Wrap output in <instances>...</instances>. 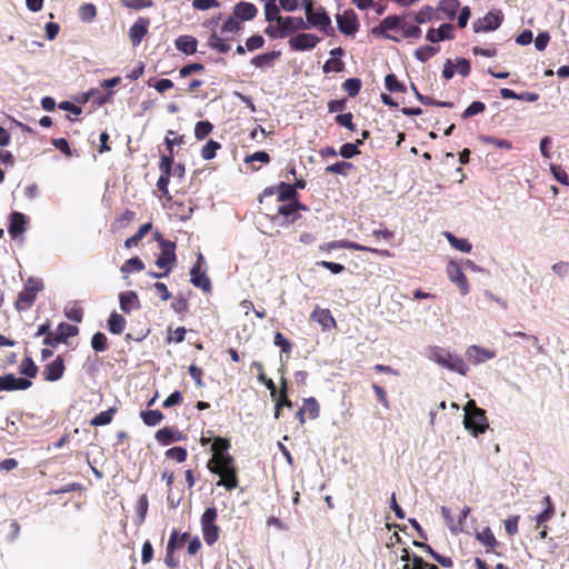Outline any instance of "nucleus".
Returning a JSON list of instances; mask_svg holds the SVG:
<instances>
[{"mask_svg": "<svg viewBox=\"0 0 569 569\" xmlns=\"http://www.w3.org/2000/svg\"><path fill=\"white\" fill-rule=\"evenodd\" d=\"M207 468L211 473L219 476L217 486H222L228 491L238 488L239 478L234 458H227L223 462L221 460L214 463L207 462Z\"/></svg>", "mask_w": 569, "mask_h": 569, "instance_id": "nucleus-1", "label": "nucleus"}, {"mask_svg": "<svg viewBox=\"0 0 569 569\" xmlns=\"http://www.w3.org/2000/svg\"><path fill=\"white\" fill-rule=\"evenodd\" d=\"M428 358L439 366L461 376H466L469 371L468 365L460 356L451 353L445 348L438 346L429 347Z\"/></svg>", "mask_w": 569, "mask_h": 569, "instance_id": "nucleus-2", "label": "nucleus"}, {"mask_svg": "<svg viewBox=\"0 0 569 569\" xmlns=\"http://www.w3.org/2000/svg\"><path fill=\"white\" fill-rule=\"evenodd\" d=\"M463 425L475 437L483 433L489 427L486 411L477 407L475 400H469L465 406Z\"/></svg>", "mask_w": 569, "mask_h": 569, "instance_id": "nucleus-3", "label": "nucleus"}, {"mask_svg": "<svg viewBox=\"0 0 569 569\" xmlns=\"http://www.w3.org/2000/svg\"><path fill=\"white\" fill-rule=\"evenodd\" d=\"M44 288L43 282L40 279L30 277L23 286V289L19 292L18 298L14 302L18 311H24L30 309L37 298V295Z\"/></svg>", "mask_w": 569, "mask_h": 569, "instance_id": "nucleus-4", "label": "nucleus"}, {"mask_svg": "<svg viewBox=\"0 0 569 569\" xmlns=\"http://www.w3.org/2000/svg\"><path fill=\"white\" fill-rule=\"evenodd\" d=\"M218 519V511L216 507H208L200 518L203 540L208 546L214 545L219 539L220 528L216 521Z\"/></svg>", "mask_w": 569, "mask_h": 569, "instance_id": "nucleus-5", "label": "nucleus"}, {"mask_svg": "<svg viewBox=\"0 0 569 569\" xmlns=\"http://www.w3.org/2000/svg\"><path fill=\"white\" fill-rule=\"evenodd\" d=\"M306 18L308 28L313 27L329 37L335 34L331 19L322 6L313 8L311 11L306 13Z\"/></svg>", "mask_w": 569, "mask_h": 569, "instance_id": "nucleus-6", "label": "nucleus"}, {"mask_svg": "<svg viewBox=\"0 0 569 569\" xmlns=\"http://www.w3.org/2000/svg\"><path fill=\"white\" fill-rule=\"evenodd\" d=\"M308 208L299 200L279 202L274 213L269 214L272 221H276L280 216L284 218V223H295L299 218V211H306Z\"/></svg>", "mask_w": 569, "mask_h": 569, "instance_id": "nucleus-7", "label": "nucleus"}, {"mask_svg": "<svg viewBox=\"0 0 569 569\" xmlns=\"http://www.w3.org/2000/svg\"><path fill=\"white\" fill-rule=\"evenodd\" d=\"M320 249L322 251H330L333 249H351V250H356V251H368V252H372V253H376V254H378L380 257H385V258H390L393 256L389 250H381V249H377V248L367 247V246L360 244L358 242H353V241L346 240V239L328 242V243L321 246Z\"/></svg>", "mask_w": 569, "mask_h": 569, "instance_id": "nucleus-8", "label": "nucleus"}, {"mask_svg": "<svg viewBox=\"0 0 569 569\" xmlns=\"http://www.w3.org/2000/svg\"><path fill=\"white\" fill-rule=\"evenodd\" d=\"M274 194H277L278 202L298 200V192L296 191V187L290 183L280 182L276 187H268L263 190L259 198L260 203H262L267 197H272Z\"/></svg>", "mask_w": 569, "mask_h": 569, "instance_id": "nucleus-9", "label": "nucleus"}, {"mask_svg": "<svg viewBox=\"0 0 569 569\" xmlns=\"http://www.w3.org/2000/svg\"><path fill=\"white\" fill-rule=\"evenodd\" d=\"M176 248V242L166 239L160 240L161 251L156 260V264L159 269L171 272L177 262Z\"/></svg>", "mask_w": 569, "mask_h": 569, "instance_id": "nucleus-10", "label": "nucleus"}, {"mask_svg": "<svg viewBox=\"0 0 569 569\" xmlns=\"http://www.w3.org/2000/svg\"><path fill=\"white\" fill-rule=\"evenodd\" d=\"M502 21L503 13L500 10H491L473 22V31L476 33L493 31L501 26Z\"/></svg>", "mask_w": 569, "mask_h": 569, "instance_id": "nucleus-11", "label": "nucleus"}, {"mask_svg": "<svg viewBox=\"0 0 569 569\" xmlns=\"http://www.w3.org/2000/svg\"><path fill=\"white\" fill-rule=\"evenodd\" d=\"M402 17L399 16H388L383 20H381L380 24L372 29V33L376 36H381L386 39L393 40L399 42L400 39L393 34L388 33L389 30H401Z\"/></svg>", "mask_w": 569, "mask_h": 569, "instance_id": "nucleus-12", "label": "nucleus"}, {"mask_svg": "<svg viewBox=\"0 0 569 569\" xmlns=\"http://www.w3.org/2000/svg\"><path fill=\"white\" fill-rule=\"evenodd\" d=\"M449 280L457 284L462 296L469 292V282L461 267L456 261H449L446 267Z\"/></svg>", "mask_w": 569, "mask_h": 569, "instance_id": "nucleus-13", "label": "nucleus"}, {"mask_svg": "<svg viewBox=\"0 0 569 569\" xmlns=\"http://www.w3.org/2000/svg\"><path fill=\"white\" fill-rule=\"evenodd\" d=\"M32 386V381L27 378L16 377L13 373L0 376V392L27 390Z\"/></svg>", "mask_w": 569, "mask_h": 569, "instance_id": "nucleus-14", "label": "nucleus"}, {"mask_svg": "<svg viewBox=\"0 0 569 569\" xmlns=\"http://www.w3.org/2000/svg\"><path fill=\"white\" fill-rule=\"evenodd\" d=\"M202 261H203V257H202V254H199L197 262L193 264V267L190 270V276H191L190 281L194 287L202 289L204 292H210L211 291V282H210V279L208 278V276L206 274V272L201 270Z\"/></svg>", "mask_w": 569, "mask_h": 569, "instance_id": "nucleus-15", "label": "nucleus"}, {"mask_svg": "<svg viewBox=\"0 0 569 569\" xmlns=\"http://www.w3.org/2000/svg\"><path fill=\"white\" fill-rule=\"evenodd\" d=\"M336 18L341 33L352 36L358 31L359 22L353 10H346L342 14H337Z\"/></svg>", "mask_w": 569, "mask_h": 569, "instance_id": "nucleus-16", "label": "nucleus"}, {"mask_svg": "<svg viewBox=\"0 0 569 569\" xmlns=\"http://www.w3.org/2000/svg\"><path fill=\"white\" fill-rule=\"evenodd\" d=\"M230 447H231V443H230L229 439L222 438L219 436L213 438V441L211 445L212 456L208 460V462L214 463L216 461H219V460H221L223 462L227 458H233V456H231L229 453Z\"/></svg>", "mask_w": 569, "mask_h": 569, "instance_id": "nucleus-17", "label": "nucleus"}, {"mask_svg": "<svg viewBox=\"0 0 569 569\" xmlns=\"http://www.w3.org/2000/svg\"><path fill=\"white\" fill-rule=\"evenodd\" d=\"M320 42V38L312 33H299L289 40L291 50L306 51L313 49Z\"/></svg>", "mask_w": 569, "mask_h": 569, "instance_id": "nucleus-18", "label": "nucleus"}, {"mask_svg": "<svg viewBox=\"0 0 569 569\" xmlns=\"http://www.w3.org/2000/svg\"><path fill=\"white\" fill-rule=\"evenodd\" d=\"M66 370L64 360L58 356L53 361L47 363L43 368L42 375L46 381H58L62 378Z\"/></svg>", "mask_w": 569, "mask_h": 569, "instance_id": "nucleus-19", "label": "nucleus"}, {"mask_svg": "<svg viewBox=\"0 0 569 569\" xmlns=\"http://www.w3.org/2000/svg\"><path fill=\"white\" fill-rule=\"evenodd\" d=\"M149 20L139 18L129 29V38L133 47L141 43L142 39L148 33Z\"/></svg>", "mask_w": 569, "mask_h": 569, "instance_id": "nucleus-20", "label": "nucleus"}, {"mask_svg": "<svg viewBox=\"0 0 569 569\" xmlns=\"http://www.w3.org/2000/svg\"><path fill=\"white\" fill-rule=\"evenodd\" d=\"M278 24L281 27L284 37L296 31L308 29V24L301 17H282L279 18Z\"/></svg>", "mask_w": 569, "mask_h": 569, "instance_id": "nucleus-21", "label": "nucleus"}, {"mask_svg": "<svg viewBox=\"0 0 569 569\" xmlns=\"http://www.w3.org/2000/svg\"><path fill=\"white\" fill-rule=\"evenodd\" d=\"M311 320L318 322L323 331L330 330L331 328L336 327V320L333 316L331 315L329 309H322L319 306H317L311 316Z\"/></svg>", "mask_w": 569, "mask_h": 569, "instance_id": "nucleus-22", "label": "nucleus"}, {"mask_svg": "<svg viewBox=\"0 0 569 569\" xmlns=\"http://www.w3.org/2000/svg\"><path fill=\"white\" fill-rule=\"evenodd\" d=\"M257 7L247 1L238 2L233 8V16L240 21H250L257 17Z\"/></svg>", "mask_w": 569, "mask_h": 569, "instance_id": "nucleus-23", "label": "nucleus"}, {"mask_svg": "<svg viewBox=\"0 0 569 569\" xmlns=\"http://www.w3.org/2000/svg\"><path fill=\"white\" fill-rule=\"evenodd\" d=\"M455 27L451 23H442L439 29H430L426 38L430 42H438L442 40H451L455 38Z\"/></svg>", "mask_w": 569, "mask_h": 569, "instance_id": "nucleus-24", "label": "nucleus"}, {"mask_svg": "<svg viewBox=\"0 0 569 569\" xmlns=\"http://www.w3.org/2000/svg\"><path fill=\"white\" fill-rule=\"evenodd\" d=\"M468 360L473 363H481L486 360L492 359L496 357V352L492 350L485 349L477 345H472L467 349L466 352Z\"/></svg>", "mask_w": 569, "mask_h": 569, "instance_id": "nucleus-25", "label": "nucleus"}, {"mask_svg": "<svg viewBox=\"0 0 569 569\" xmlns=\"http://www.w3.org/2000/svg\"><path fill=\"white\" fill-rule=\"evenodd\" d=\"M26 226L27 219L23 213L17 211L11 213L8 231L12 238H16L19 234L23 233L26 231Z\"/></svg>", "mask_w": 569, "mask_h": 569, "instance_id": "nucleus-26", "label": "nucleus"}, {"mask_svg": "<svg viewBox=\"0 0 569 569\" xmlns=\"http://www.w3.org/2000/svg\"><path fill=\"white\" fill-rule=\"evenodd\" d=\"M120 308L123 312L130 313L133 309L140 308V301L136 291L121 292L119 295Z\"/></svg>", "mask_w": 569, "mask_h": 569, "instance_id": "nucleus-27", "label": "nucleus"}, {"mask_svg": "<svg viewBox=\"0 0 569 569\" xmlns=\"http://www.w3.org/2000/svg\"><path fill=\"white\" fill-rule=\"evenodd\" d=\"M174 46L179 51L190 56L197 52L198 40L192 36L183 34L174 40Z\"/></svg>", "mask_w": 569, "mask_h": 569, "instance_id": "nucleus-28", "label": "nucleus"}, {"mask_svg": "<svg viewBox=\"0 0 569 569\" xmlns=\"http://www.w3.org/2000/svg\"><path fill=\"white\" fill-rule=\"evenodd\" d=\"M476 539L487 548V552L495 551L498 546V541L489 527L482 529V531L476 533Z\"/></svg>", "mask_w": 569, "mask_h": 569, "instance_id": "nucleus-29", "label": "nucleus"}, {"mask_svg": "<svg viewBox=\"0 0 569 569\" xmlns=\"http://www.w3.org/2000/svg\"><path fill=\"white\" fill-rule=\"evenodd\" d=\"M126 323V318L122 315L114 311L109 316L107 327L111 333L121 335L124 331Z\"/></svg>", "mask_w": 569, "mask_h": 569, "instance_id": "nucleus-30", "label": "nucleus"}, {"mask_svg": "<svg viewBox=\"0 0 569 569\" xmlns=\"http://www.w3.org/2000/svg\"><path fill=\"white\" fill-rule=\"evenodd\" d=\"M189 538V532L179 533L177 530H173L167 543V550L170 552L181 549Z\"/></svg>", "mask_w": 569, "mask_h": 569, "instance_id": "nucleus-31", "label": "nucleus"}, {"mask_svg": "<svg viewBox=\"0 0 569 569\" xmlns=\"http://www.w3.org/2000/svg\"><path fill=\"white\" fill-rule=\"evenodd\" d=\"M280 51H270L267 53L258 54L251 59V63L257 68L270 67L276 59L280 57Z\"/></svg>", "mask_w": 569, "mask_h": 569, "instance_id": "nucleus-32", "label": "nucleus"}, {"mask_svg": "<svg viewBox=\"0 0 569 569\" xmlns=\"http://www.w3.org/2000/svg\"><path fill=\"white\" fill-rule=\"evenodd\" d=\"M445 237L448 240V242L455 249L461 251V252H470L472 249L471 243L465 239V238H457L451 232H445Z\"/></svg>", "mask_w": 569, "mask_h": 569, "instance_id": "nucleus-33", "label": "nucleus"}, {"mask_svg": "<svg viewBox=\"0 0 569 569\" xmlns=\"http://www.w3.org/2000/svg\"><path fill=\"white\" fill-rule=\"evenodd\" d=\"M38 371L39 370H38L37 365L34 363V361L30 357L23 358L22 361L19 365V372L21 375L26 376L27 379L29 378V380L32 379V378H36Z\"/></svg>", "mask_w": 569, "mask_h": 569, "instance_id": "nucleus-34", "label": "nucleus"}, {"mask_svg": "<svg viewBox=\"0 0 569 569\" xmlns=\"http://www.w3.org/2000/svg\"><path fill=\"white\" fill-rule=\"evenodd\" d=\"M156 439L162 445V446H168L170 445L172 441H178L181 439L180 435H176V432L169 428V427H164L162 429H159L157 432H156Z\"/></svg>", "mask_w": 569, "mask_h": 569, "instance_id": "nucleus-35", "label": "nucleus"}, {"mask_svg": "<svg viewBox=\"0 0 569 569\" xmlns=\"http://www.w3.org/2000/svg\"><path fill=\"white\" fill-rule=\"evenodd\" d=\"M264 1V17L268 22L276 21L279 22V18H282L280 16V9L277 6V0H263Z\"/></svg>", "mask_w": 569, "mask_h": 569, "instance_id": "nucleus-36", "label": "nucleus"}, {"mask_svg": "<svg viewBox=\"0 0 569 569\" xmlns=\"http://www.w3.org/2000/svg\"><path fill=\"white\" fill-rule=\"evenodd\" d=\"M302 411H305L309 419H317L320 415V407L316 398L310 397L303 400Z\"/></svg>", "mask_w": 569, "mask_h": 569, "instance_id": "nucleus-37", "label": "nucleus"}, {"mask_svg": "<svg viewBox=\"0 0 569 569\" xmlns=\"http://www.w3.org/2000/svg\"><path fill=\"white\" fill-rule=\"evenodd\" d=\"M140 416L144 425L149 427H154L159 425L164 418L160 410L141 411Z\"/></svg>", "mask_w": 569, "mask_h": 569, "instance_id": "nucleus-38", "label": "nucleus"}, {"mask_svg": "<svg viewBox=\"0 0 569 569\" xmlns=\"http://www.w3.org/2000/svg\"><path fill=\"white\" fill-rule=\"evenodd\" d=\"M207 44L220 53H227L230 50V46L216 32L210 34Z\"/></svg>", "mask_w": 569, "mask_h": 569, "instance_id": "nucleus-39", "label": "nucleus"}, {"mask_svg": "<svg viewBox=\"0 0 569 569\" xmlns=\"http://www.w3.org/2000/svg\"><path fill=\"white\" fill-rule=\"evenodd\" d=\"M460 7L459 0H441L438 10L445 12L449 19H455Z\"/></svg>", "mask_w": 569, "mask_h": 569, "instance_id": "nucleus-40", "label": "nucleus"}, {"mask_svg": "<svg viewBox=\"0 0 569 569\" xmlns=\"http://www.w3.org/2000/svg\"><path fill=\"white\" fill-rule=\"evenodd\" d=\"M545 501L547 503L546 509L536 517L537 528H539L540 526H543L555 515V507L551 502L550 497L547 496L545 498Z\"/></svg>", "mask_w": 569, "mask_h": 569, "instance_id": "nucleus-41", "label": "nucleus"}, {"mask_svg": "<svg viewBox=\"0 0 569 569\" xmlns=\"http://www.w3.org/2000/svg\"><path fill=\"white\" fill-rule=\"evenodd\" d=\"M143 269L144 263L139 257L128 259L120 268L121 272L124 274H129L134 271H142Z\"/></svg>", "mask_w": 569, "mask_h": 569, "instance_id": "nucleus-42", "label": "nucleus"}, {"mask_svg": "<svg viewBox=\"0 0 569 569\" xmlns=\"http://www.w3.org/2000/svg\"><path fill=\"white\" fill-rule=\"evenodd\" d=\"M114 413V408L101 411L91 419L90 425L96 427L109 425L112 421Z\"/></svg>", "mask_w": 569, "mask_h": 569, "instance_id": "nucleus-43", "label": "nucleus"}, {"mask_svg": "<svg viewBox=\"0 0 569 569\" xmlns=\"http://www.w3.org/2000/svg\"><path fill=\"white\" fill-rule=\"evenodd\" d=\"M57 333L63 342H67L68 338L74 337L79 333L77 326L61 322L57 328Z\"/></svg>", "mask_w": 569, "mask_h": 569, "instance_id": "nucleus-44", "label": "nucleus"}, {"mask_svg": "<svg viewBox=\"0 0 569 569\" xmlns=\"http://www.w3.org/2000/svg\"><path fill=\"white\" fill-rule=\"evenodd\" d=\"M352 169H353V164L351 162L339 161V162H336L333 164L326 167L325 170L327 173L347 176L349 173V171Z\"/></svg>", "mask_w": 569, "mask_h": 569, "instance_id": "nucleus-45", "label": "nucleus"}, {"mask_svg": "<svg viewBox=\"0 0 569 569\" xmlns=\"http://www.w3.org/2000/svg\"><path fill=\"white\" fill-rule=\"evenodd\" d=\"M439 51V47L422 46L415 51V57L421 62L428 61L430 58L436 56Z\"/></svg>", "mask_w": 569, "mask_h": 569, "instance_id": "nucleus-46", "label": "nucleus"}, {"mask_svg": "<svg viewBox=\"0 0 569 569\" xmlns=\"http://www.w3.org/2000/svg\"><path fill=\"white\" fill-rule=\"evenodd\" d=\"M361 86L359 78H349L342 83L343 90L352 98L359 94Z\"/></svg>", "mask_w": 569, "mask_h": 569, "instance_id": "nucleus-47", "label": "nucleus"}, {"mask_svg": "<svg viewBox=\"0 0 569 569\" xmlns=\"http://www.w3.org/2000/svg\"><path fill=\"white\" fill-rule=\"evenodd\" d=\"M412 90L415 91V94H416V98L425 106H438V107H449L451 108L453 106L452 102H441V101H437L435 100L433 98L431 97H428L426 94H421L417 88L415 87V84H412Z\"/></svg>", "mask_w": 569, "mask_h": 569, "instance_id": "nucleus-48", "label": "nucleus"}, {"mask_svg": "<svg viewBox=\"0 0 569 569\" xmlns=\"http://www.w3.org/2000/svg\"><path fill=\"white\" fill-rule=\"evenodd\" d=\"M220 148L221 144L211 139L202 147L200 154L204 160H211Z\"/></svg>", "mask_w": 569, "mask_h": 569, "instance_id": "nucleus-49", "label": "nucleus"}, {"mask_svg": "<svg viewBox=\"0 0 569 569\" xmlns=\"http://www.w3.org/2000/svg\"><path fill=\"white\" fill-rule=\"evenodd\" d=\"M242 29L241 21L234 16L229 17L221 27V33H237Z\"/></svg>", "mask_w": 569, "mask_h": 569, "instance_id": "nucleus-50", "label": "nucleus"}, {"mask_svg": "<svg viewBox=\"0 0 569 569\" xmlns=\"http://www.w3.org/2000/svg\"><path fill=\"white\" fill-rule=\"evenodd\" d=\"M212 130H213V126L210 121H208V120L199 121L196 123V127H194V137L198 140H203L207 136H209L211 133Z\"/></svg>", "mask_w": 569, "mask_h": 569, "instance_id": "nucleus-51", "label": "nucleus"}, {"mask_svg": "<svg viewBox=\"0 0 569 569\" xmlns=\"http://www.w3.org/2000/svg\"><path fill=\"white\" fill-rule=\"evenodd\" d=\"M91 347L96 352H103L108 349V339L104 333L96 332L91 338Z\"/></svg>", "mask_w": 569, "mask_h": 569, "instance_id": "nucleus-52", "label": "nucleus"}, {"mask_svg": "<svg viewBox=\"0 0 569 569\" xmlns=\"http://www.w3.org/2000/svg\"><path fill=\"white\" fill-rule=\"evenodd\" d=\"M97 16V9L92 3H83L79 8V17L83 22H91Z\"/></svg>", "mask_w": 569, "mask_h": 569, "instance_id": "nucleus-53", "label": "nucleus"}, {"mask_svg": "<svg viewBox=\"0 0 569 569\" xmlns=\"http://www.w3.org/2000/svg\"><path fill=\"white\" fill-rule=\"evenodd\" d=\"M385 86L391 92H406V87L399 82L396 74L389 73L385 78Z\"/></svg>", "mask_w": 569, "mask_h": 569, "instance_id": "nucleus-54", "label": "nucleus"}, {"mask_svg": "<svg viewBox=\"0 0 569 569\" xmlns=\"http://www.w3.org/2000/svg\"><path fill=\"white\" fill-rule=\"evenodd\" d=\"M441 515L447 523V526L449 527V529L452 531V532H458V531H461L462 529V520H459L457 523L455 522L452 516H451V512H450V509L447 508V507H441Z\"/></svg>", "mask_w": 569, "mask_h": 569, "instance_id": "nucleus-55", "label": "nucleus"}, {"mask_svg": "<svg viewBox=\"0 0 569 569\" xmlns=\"http://www.w3.org/2000/svg\"><path fill=\"white\" fill-rule=\"evenodd\" d=\"M401 24H402L401 31H402L403 38H416V39L420 38L421 29L418 26L408 24L403 17H402Z\"/></svg>", "mask_w": 569, "mask_h": 569, "instance_id": "nucleus-56", "label": "nucleus"}, {"mask_svg": "<svg viewBox=\"0 0 569 569\" xmlns=\"http://www.w3.org/2000/svg\"><path fill=\"white\" fill-rule=\"evenodd\" d=\"M345 68V63L339 58H330L322 67L325 73L329 72H341Z\"/></svg>", "mask_w": 569, "mask_h": 569, "instance_id": "nucleus-57", "label": "nucleus"}, {"mask_svg": "<svg viewBox=\"0 0 569 569\" xmlns=\"http://www.w3.org/2000/svg\"><path fill=\"white\" fill-rule=\"evenodd\" d=\"M166 456L177 462H183L187 459L188 452L182 447H172L166 451Z\"/></svg>", "mask_w": 569, "mask_h": 569, "instance_id": "nucleus-58", "label": "nucleus"}, {"mask_svg": "<svg viewBox=\"0 0 569 569\" xmlns=\"http://www.w3.org/2000/svg\"><path fill=\"white\" fill-rule=\"evenodd\" d=\"M273 343L286 355H289L292 350V343L281 332L274 335Z\"/></svg>", "mask_w": 569, "mask_h": 569, "instance_id": "nucleus-59", "label": "nucleus"}, {"mask_svg": "<svg viewBox=\"0 0 569 569\" xmlns=\"http://www.w3.org/2000/svg\"><path fill=\"white\" fill-rule=\"evenodd\" d=\"M292 402L291 400L288 398V395L283 392H279L277 395V398H276V411H274V417L276 418H279V415H280V410L282 407H287V408H292Z\"/></svg>", "mask_w": 569, "mask_h": 569, "instance_id": "nucleus-60", "label": "nucleus"}, {"mask_svg": "<svg viewBox=\"0 0 569 569\" xmlns=\"http://www.w3.org/2000/svg\"><path fill=\"white\" fill-rule=\"evenodd\" d=\"M433 8L430 6L422 7L415 16V21L419 24L426 23L432 19Z\"/></svg>", "mask_w": 569, "mask_h": 569, "instance_id": "nucleus-61", "label": "nucleus"}, {"mask_svg": "<svg viewBox=\"0 0 569 569\" xmlns=\"http://www.w3.org/2000/svg\"><path fill=\"white\" fill-rule=\"evenodd\" d=\"M339 154L345 159H351L360 154V150L357 148V144L347 142L340 147Z\"/></svg>", "mask_w": 569, "mask_h": 569, "instance_id": "nucleus-62", "label": "nucleus"}, {"mask_svg": "<svg viewBox=\"0 0 569 569\" xmlns=\"http://www.w3.org/2000/svg\"><path fill=\"white\" fill-rule=\"evenodd\" d=\"M173 162V154H162L159 163V170L161 171V173L171 174Z\"/></svg>", "mask_w": 569, "mask_h": 569, "instance_id": "nucleus-63", "label": "nucleus"}, {"mask_svg": "<svg viewBox=\"0 0 569 569\" xmlns=\"http://www.w3.org/2000/svg\"><path fill=\"white\" fill-rule=\"evenodd\" d=\"M486 110V106L481 101H473L462 113V118L467 119L481 113Z\"/></svg>", "mask_w": 569, "mask_h": 569, "instance_id": "nucleus-64", "label": "nucleus"}]
</instances>
